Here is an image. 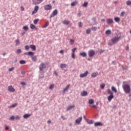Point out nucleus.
I'll return each mask as SVG.
<instances>
[{
    "label": "nucleus",
    "instance_id": "f257e3e1",
    "mask_svg": "<svg viewBox=\"0 0 131 131\" xmlns=\"http://www.w3.org/2000/svg\"><path fill=\"white\" fill-rule=\"evenodd\" d=\"M121 39V34L118 33L116 34L114 37H113L108 42L109 46H113L115 45L117 42H118Z\"/></svg>",
    "mask_w": 131,
    "mask_h": 131
},
{
    "label": "nucleus",
    "instance_id": "f03ea898",
    "mask_svg": "<svg viewBox=\"0 0 131 131\" xmlns=\"http://www.w3.org/2000/svg\"><path fill=\"white\" fill-rule=\"evenodd\" d=\"M122 88L125 94H129L130 93V86L128 84H126V82H123Z\"/></svg>",
    "mask_w": 131,
    "mask_h": 131
},
{
    "label": "nucleus",
    "instance_id": "7ed1b4c3",
    "mask_svg": "<svg viewBox=\"0 0 131 131\" xmlns=\"http://www.w3.org/2000/svg\"><path fill=\"white\" fill-rule=\"evenodd\" d=\"M47 64H48L47 63H41L39 66V69L40 71H43V70L47 68Z\"/></svg>",
    "mask_w": 131,
    "mask_h": 131
},
{
    "label": "nucleus",
    "instance_id": "20e7f679",
    "mask_svg": "<svg viewBox=\"0 0 131 131\" xmlns=\"http://www.w3.org/2000/svg\"><path fill=\"white\" fill-rule=\"evenodd\" d=\"M95 54H96V52L93 50H91L88 52V55L90 58H92V57H94Z\"/></svg>",
    "mask_w": 131,
    "mask_h": 131
},
{
    "label": "nucleus",
    "instance_id": "39448f33",
    "mask_svg": "<svg viewBox=\"0 0 131 131\" xmlns=\"http://www.w3.org/2000/svg\"><path fill=\"white\" fill-rule=\"evenodd\" d=\"M8 92H10V93H14L15 92V91H16V89H15L13 86L9 85L8 86Z\"/></svg>",
    "mask_w": 131,
    "mask_h": 131
},
{
    "label": "nucleus",
    "instance_id": "423d86ee",
    "mask_svg": "<svg viewBox=\"0 0 131 131\" xmlns=\"http://www.w3.org/2000/svg\"><path fill=\"white\" fill-rule=\"evenodd\" d=\"M58 14V10L57 9H55L54 11H53L52 13L50 15V19H52L53 17H55V16H56Z\"/></svg>",
    "mask_w": 131,
    "mask_h": 131
},
{
    "label": "nucleus",
    "instance_id": "0eeeda50",
    "mask_svg": "<svg viewBox=\"0 0 131 131\" xmlns=\"http://www.w3.org/2000/svg\"><path fill=\"white\" fill-rule=\"evenodd\" d=\"M82 121V117H80L78 118L75 120V123H76V124H79V123H80Z\"/></svg>",
    "mask_w": 131,
    "mask_h": 131
},
{
    "label": "nucleus",
    "instance_id": "6e6552de",
    "mask_svg": "<svg viewBox=\"0 0 131 131\" xmlns=\"http://www.w3.org/2000/svg\"><path fill=\"white\" fill-rule=\"evenodd\" d=\"M88 74H89V71H86L84 73L81 74L80 75V77L81 78H83V77H86V76H88Z\"/></svg>",
    "mask_w": 131,
    "mask_h": 131
},
{
    "label": "nucleus",
    "instance_id": "1a4fd4ad",
    "mask_svg": "<svg viewBox=\"0 0 131 131\" xmlns=\"http://www.w3.org/2000/svg\"><path fill=\"white\" fill-rule=\"evenodd\" d=\"M44 9L46 11H49V10H51L52 9V6L51 5H47L44 7Z\"/></svg>",
    "mask_w": 131,
    "mask_h": 131
},
{
    "label": "nucleus",
    "instance_id": "9d476101",
    "mask_svg": "<svg viewBox=\"0 0 131 131\" xmlns=\"http://www.w3.org/2000/svg\"><path fill=\"white\" fill-rule=\"evenodd\" d=\"M81 96L82 97H85V96H88V92L85 91H83L81 93Z\"/></svg>",
    "mask_w": 131,
    "mask_h": 131
},
{
    "label": "nucleus",
    "instance_id": "9b49d317",
    "mask_svg": "<svg viewBox=\"0 0 131 131\" xmlns=\"http://www.w3.org/2000/svg\"><path fill=\"white\" fill-rule=\"evenodd\" d=\"M95 126H102L103 125V124L100 122H95L94 123Z\"/></svg>",
    "mask_w": 131,
    "mask_h": 131
},
{
    "label": "nucleus",
    "instance_id": "f8f14e48",
    "mask_svg": "<svg viewBox=\"0 0 131 131\" xmlns=\"http://www.w3.org/2000/svg\"><path fill=\"white\" fill-rule=\"evenodd\" d=\"M114 98V96L113 95H109L107 97V99L108 102H111V100H112V99H113Z\"/></svg>",
    "mask_w": 131,
    "mask_h": 131
},
{
    "label": "nucleus",
    "instance_id": "ddd939ff",
    "mask_svg": "<svg viewBox=\"0 0 131 131\" xmlns=\"http://www.w3.org/2000/svg\"><path fill=\"white\" fill-rule=\"evenodd\" d=\"M91 76L93 78L97 77V76H98V72L93 73L91 74Z\"/></svg>",
    "mask_w": 131,
    "mask_h": 131
},
{
    "label": "nucleus",
    "instance_id": "4468645a",
    "mask_svg": "<svg viewBox=\"0 0 131 131\" xmlns=\"http://www.w3.org/2000/svg\"><path fill=\"white\" fill-rule=\"evenodd\" d=\"M113 19H112V18H108L106 20L107 24H111V23H113Z\"/></svg>",
    "mask_w": 131,
    "mask_h": 131
},
{
    "label": "nucleus",
    "instance_id": "2eb2a0df",
    "mask_svg": "<svg viewBox=\"0 0 131 131\" xmlns=\"http://www.w3.org/2000/svg\"><path fill=\"white\" fill-rule=\"evenodd\" d=\"M74 107H75V105H74L69 106L67 107V111H69V110H71V109H72V108H74Z\"/></svg>",
    "mask_w": 131,
    "mask_h": 131
},
{
    "label": "nucleus",
    "instance_id": "dca6fc26",
    "mask_svg": "<svg viewBox=\"0 0 131 131\" xmlns=\"http://www.w3.org/2000/svg\"><path fill=\"white\" fill-rule=\"evenodd\" d=\"M77 4H78V2L76 1H75L74 2H72L71 4V6L72 7H74V6H76V5H77Z\"/></svg>",
    "mask_w": 131,
    "mask_h": 131
},
{
    "label": "nucleus",
    "instance_id": "f3484780",
    "mask_svg": "<svg viewBox=\"0 0 131 131\" xmlns=\"http://www.w3.org/2000/svg\"><path fill=\"white\" fill-rule=\"evenodd\" d=\"M31 116V114H26L23 116L24 118L26 119L28 118V117H30Z\"/></svg>",
    "mask_w": 131,
    "mask_h": 131
},
{
    "label": "nucleus",
    "instance_id": "a211bd4d",
    "mask_svg": "<svg viewBox=\"0 0 131 131\" xmlns=\"http://www.w3.org/2000/svg\"><path fill=\"white\" fill-rule=\"evenodd\" d=\"M60 67L62 69L63 68H66V67H67V64H65V63H61L60 64Z\"/></svg>",
    "mask_w": 131,
    "mask_h": 131
},
{
    "label": "nucleus",
    "instance_id": "6ab92c4d",
    "mask_svg": "<svg viewBox=\"0 0 131 131\" xmlns=\"http://www.w3.org/2000/svg\"><path fill=\"white\" fill-rule=\"evenodd\" d=\"M30 48L33 50V51H35L36 50V47H35V45H30Z\"/></svg>",
    "mask_w": 131,
    "mask_h": 131
},
{
    "label": "nucleus",
    "instance_id": "aec40b11",
    "mask_svg": "<svg viewBox=\"0 0 131 131\" xmlns=\"http://www.w3.org/2000/svg\"><path fill=\"white\" fill-rule=\"evenodd\" d=\"M79 55L80 56H81V57H86V53L85 52H81Z\"/></svg>",
    "mask_w": 131,
    "mask_h": 131
},
{
    "label": "nucleus",
    "instance_id": "412c9836",
    "mask_svg": "<svg viewBox=\"0 0 131 131\" xmlns=\"http://www.w3.org/2000/svg\"><path fill=\"white\" fill-rule=\"evenodd\" d=\"M70 86V84H68L66 86V87L63 89V93H65V92H67V91H68V89H69Z\"/></svg>",
    "mask_w": 131,
    "mask_h": 131
},
{
    "label": "nucleus",
    "instance_id": "4be33fe9",
    "mask_svg": "<svg viewBox=\"0 0 131 131\" xmlns=\"http://www.w3.org/2000/svg\"><path fill=\"white\" fill-rule=\"evenodd\" d=\"M63 24H64V25H68L70 24V21L68 20H64L62 21Z\"/></svg>",
    "mask_w": 131,
    "mask_h": 131
},
{
    "label": "nucleus",
    "instance_id": "5701e85b",
    "mask_svg": "<svg viewBox=\"0 0 131 131\" xmlns=\"http://www.w3.org/2000/svg\"><path fill=\"white\" fill-rule=\"evenodd\" d=\"M15 46H19L20 45V40L19 39H16L15 40Z\"/></svg>",
    "mask_w": 131,
    "mask_h": 131
},
{
    "label": "nucleus",
    "instance_id": "b1692460",
    "mask_svg": "<svg viewBox=\"0 0 131 131\" xmlns=\"http://www.w3.org/2000/svg\"><path fill=\"white\" fill-rule=\"evenodd\" d=\"M107 94H108V95H113V92H112V91H111L110 89L107 90Z\"/></svg>",
    "mask_w": 131,
    "mask_h": 131
},
{
    "label": "nucleus",
    "instance_id": "393cba45",
    "mask_svg": "<svg viewBox=\"0 0 131 131\" xmlns=\"http://www.w3.org/2000/svg\"><path fill=\"white\" fill-rule=\"evenodd\" d=\"M105 34L106 35H110L111 34V31L110 30H106L105 31Z\"/></svg>",
    "mask_w": 131,
    "mask_h": 131
},
{
    "label": "nucleus",
    "instance_id": "a878e982",
    "mask_svg": "<svg viewBox=\"0 0 131 131\" xmlns=\"http://www.w3.org/2000/svg\"><path fill=\"white\" fill-rule=\"evenodd\" d=\"M114 20L115 21V22H119V21H120V18L119 17H116L114 18Z\"/></svg>",
    "mask_w": 131,
    "mask_h": 131
},
{
    "label": "nucleus",
    "instance_id": "bb28decb",
    "mask_svg": "<svg viewBox=\"0 0 131 131\" xmlns=\"http://www.w3.org/2000/svg\"><path fill=\"white\" fill-rule=\"evenodd\" d=\"M112 91L114 92V93H117V90H116V88L114 86H112Z\"/></svg>",
    "mask_w": 131,
    "mask_h": 131
},
{
    "label": "nucleus",
    "instance_id": "cd10ccee",
    "mask_svg": "<svg viewBox=\"0 0 131 131\" xmlns=\"http://www.w3.org/2000/svg\"><path fill=\"white\" fill-rule=\"evenodd\" d=\"M49 24H50V23L49 21H47L46 24L44 26H43V28H46V27H48Z\"/></svg>",
    "mask_w": 131,
    "mask_h": 131
},
{
    "label": "nucleus",
    "instance_id": "c85d7f7f",
    "mask_svg": "<svg viewBox=\"0 0 131 131\" xmlns=\"http://www.w3.org/2000/svg\"><path fill=\"white\" fill-rule=\"evenodd\" d=\"M30 28H31V29H34L36 28L35 26L33 24L30 25Z\"/></svg>",
    "mask_w": 131,
    "mask_h": 131
},
{
    "label": "nucleus",
    "instance_id": "c756f323",
    "mask_svg": "<svg viewBox=\"0 0 131 131\" xmlns=\"http://www.w3.org/2000/svg\"><path fill=\"white\" fill-rule=\"evenodd\" d=\"M94 99H91L89 100V104H94Z\"/></svg>",
    "mask_w": 131,
    "mask_h": 131
},
{
    "label": "nucleus",
    "instance_id": "7c9ffc66",
    "mask_svg": "<svg viewBox=\"0 0 131 131\" xmlns=\"http://www.w3.org/2000/svg\"><path fill=\"white\" fill-rule=\"evenodd\" d=\"M17 103H14L11 106H10V108H15L17 106Z\"/></svg>",
    "mask_w": 131,
    "mask_h": 131
},
{
    "label": "nucleus",
    "instance_id": "2f4dec72",
    "mask_svg": "<svg viewBox=\"0 0 131 131\" xmlns=\"http://www.w3.org/2000/svg\"><path fill=\"white\" fill-rule=\"evenodd\" d=\"M91 29L93 31H96L97 30V29H98V28H97V27H92Z\"/></svg>",
    "mask_w": 131,
    "mask_h": 131
},
{
    "label": "nucleus",
    "instance_id": "473e14b6",
    "mask_svg": "<svg viewBox=\"0 0 131 131\" xmlns=\"http://www.w3.org/2000/svg\"><path fill=\"white\" fill-rule=\"evenodd\" d=\"M33 55H34V53L32 52H29L28 53V56H33Z\"/></svg>",
    "mask_w": 131,
    "mask_h": 131
},
{
    "label": "nucleus",
    "instance_id": "72a5a7b5",
    "mask_svg": "<svg viewBox=\"0 0 131 131\" xmlns=\"http://www.w3.org/2000/svg\"><path fill=\"white\" fill-rule=\"evenodd\" d=\"M38 21H39V19H36L34 20V21H33L34 24H37V23L38 22Z\"/></svg>",
    "mask_w": 131,
    "mask_h": 131
},
{
    "label": "nucleus",
    "instance_id": "f704fd0d",
    "mask_svg": "<svg viewBox=\"0 0 131 131\" xmlns=\"http://www.w3.org/2000/svg\"><path fill=\"white\" fill-rule=\"evenodd\" d=\"M91 33V29H88L86 30V34H90Z\"/></svg>",
    "mask_w": 131,
    "mask_h": 131
},
{
    "label": "nucleus",
    "instance_id": "c9c22d12",
    "mask_svg": "<svg viewBox=\"0 0 131 131\" xmlns=\"http://www.w3.org/2000/svg\"><path fill=\"white\" fill-rule=\"evenodd\" d=\"M23 29L25 30V31H27V30H28V27H27V26H24Z\"/></svg>",
    "mask_w": 131,
    "mask_h": 131
},
{
    "label": "nucleus",
    "instance_id": "e433bc0d",
    "mask_svg": "<svg viewBox=\"0 0 131 131\" xmlns=\"http://www.w3.org/2000/svg\"><path fill=\"white\" fill-rule=\"evenodd\" d=\"M127 6H130L131 5V1H127L126 3Z\"/></svg>",
    "mask_w": 131,
    "mask_h": 131
},
{
    "label": "nucleus",
    "instance_id": "4c0bfd02",
    "mask_svg": "<svg viewBox=\"0 0 131 131\" xmlns=\"http://www.w3.org/2000/svg\"><path fill=\"white\" fill-rule=\"evenodd\" d=\"M70 45H73V43H74V40L71 39L70 40Z\"/></svg>",
    "mask_w": 131,
    "mask_h": 131
},
{
    "label": "nucleus",
    "instance_id": "58836bf2",
    "mask_svg": "<svg viewBox=\"0 0 131 131\" xmlns=\"http://www.w3.org/2000/svg\"><path fill=\"white\" fill-rule=\"evenodd\" d=\"M21 118V117L19 116H16L15 117V119H16L17 120H19V119Z\"/></svg>",
    "mask_w": 131,
    "mask_h": 131
},
{
    "label": "nucleus",
    "instance_id": "ea45409f",
    "mask_svg": "<svg viewBox=\"0 0 131 131\" xmlns=\"http://www.w3.org/2000/svg\"><path fill=\"white\" fill-rule=\"evenodd\" d=\"M20 64H25L26 61L25 60H21L19 61Z\"/></svg>",
    "mask_w": 131,
    "mask_h": 131
},
{
    "label": "nucleus",
    "instance_id": "a19ab883",
    "mask_svg": "<svg viewBox=\"0 0 131 131\" xmlns=\"http://www.w3.org/2000/svg\"><path fill=\"white\" fill-rule=\"evenodd\" d=\"M54 84H51L49 86V89L50 90H53L54 89Z\"/></svg>",
    "mask_w": 131,
    "mask_h": 131
},
{
    "label": "nucleus",
    "instance_id": "79ce46f5",
    "mask_svg": "<svg viewBox=\"0 0 131 131\" xmlns=\"http://www.w3.org/2000/svg\"><path fill=\"white\" fill-rule=\"evenodd\" d=\"M38 9H39V7L37 6H35L34 10L37 12L38 11Z\"/></svg>",
    "mask_w": 131,
    "mask_h": 131
},
{
    "label": "nucleus",
    "instance_id": "37998d69",
    "mask_svg": "<svg viewBox=\"0 0 131 131\" xmlns=\"http://www.w3.org/2000/svg\"><path fill=\"white\" fill-rule=\"evenodd\" d=\"M32 60L33 61H34V62H35V61H36V56H32Z\"/></svg>",
    "mask_w": 131,
    "mask_h": 131
},
{
    "label": "nucleus",
    "instance_id": "c03bdc74",
    "mask_svg": "<svg viewBox=\"0 0 131 131\" xmlns=\"http://www.w3.org/2000/svg\"><path fill=\"white\" fill-rule=\"evenodd\" d=\"M88 123H89V124H93V123H94V121L93 120H90V121H88Z\"/></svg>",
    "mask_w": 131,
    "mask_h": 131
},
{
    "label": "nucleus",
    "instance_id": "a18cd8bd",
    "mask_svg": "<svg viewBox=\"0 0 131 131\" xmlns=\"http://www.w3.org/2000/svg\"><path fill=\"white\" fill-rule=\"evenodd\" d=\"M125 14V12L122 11V12L121 13V14H120L121 17H123V16H124Z\"/></svg>",
    "mask_w": 131,
    "mask_h": 131
},
{
    "label": "nucleus",
    "instance_id": "49530a36",
    "mask_svg": "<svg viewBox=\"0 0 131 131\" xmlns=\"http://www.w3.org/2000/svg\"><path fill=\"white\" fill-rule=\"evenodd\" d=\"M71 57L72 59H75V53H72Z\"/></svg>",
    "mask_w": 131,
    "mask_h": 131
},
{
    "label": "nucleus",
    "instance_id": "de8ad7c7",
    "mask_svg": "<svg viewBox=\"0 0 131 131\" xmlns=\"http://www.w3.org/2000/svg\"><path fill=\"white\" fill-rule=\"evenodd\" d=\"M88 2H84L83 4V7H85V8H86V7H88Z\"/></svg>",
    "mask_w": 131,
    "mask_h": 131
},
{
    "label": "nucleus",
    "instance_id": "09e8293b",
    "mask_svg": "<svg viewBox=\"0 0 131 131\" xmlns=\"http://www.w3.org/2000/svg\"><path fill=\"white\" fill-rule=\"evenodd\" d=\"M14 119H15V116H12L10 118V120H14Z\"/></svg>",
    "mask_w": 131,
    "mask_h": 131
},
{
    "label": "nucleus",
    "instance_id": "8fccbe9b",
    "mask_svg": "<svg viewBox=\"0 0 131 131\" xmlns=\"http://www.w3.org/2000/svg\"><path fill=\"white\" fill-rule=\"evenodd\" d=\"M72 53L73 54H75V51H76V48H75L74 49H72Z\"/></svg>",
    "mask_w": 131,
    "mask_h": 131
},
{
    "label": "nucleus",
    "instance_id": "3c124183",
    "mask_svg": "<svg viewBox=\"0 0 131 131\" xmlns=\"http://www.w3.org/2000/svg\"><path fill=\"white\" fill-rule=\"evenodd\" d=\"M78 26H79V27L80 28L82 27V23H81V22L78 23Z\"/></svg>",
    "mask_w": 131,
    "mask_h": 131
},
{
    "label": "nucleus",
    "instance_id": "603ef678",
    "mask_svg": "<svg viewBox=\"0 0 131 131\" xmlns=\"http://www.w3.org/2000/svg\"><path fill=\"white\" fill-rule=\"evenodd\" d=\"M36 13H37V11H36V10H34L32 11V15H34V14H36Z\"/></svg>",
    "mask_w": 131,
    "mask_h": 131
},
{
    "label": "nucleus",
    "instance_id": "864d4df0",
    "mask_svg": "<svg viewBox=\"0 0 131 131\" xmlns=\"http://www.w3.org/2000/svg\"><path fill=\"white\" fill-rule=\"evenodd\" d=\"M91 108H97V106L96 105H90Z\"/></svg>",
    "mask_w": 131,
    "mask_h": 131
},
{
    "label": "nucleus",
    "instance_id": "5fc2aeb1",
    "mask_svg": "<svg viewBox=\"0 0 131 131\" xmlns=\"http://www.w3.org/2000/svg\"><path fill=\"white\" fill-rule=\"evenodd\" d=\"M100 87H101V89H104V88H105V84H101V85H100Z\"/></svg>",
    "mask_w": 131,
    "mask_h": 131
},
{
    "label": "nucleus",
    "instance_id": "6e6d98bb",
    "mask_svg": "<svg viewBox=\"0 0 131 131\" xmlns=\"http://www.w3.org/2000/svg\"><path fill=\"white\" fill-rule=\"evenodd\" d=\"M21 53V49H18L16 51V54H20Z\"/></svg>",
    "mask_w": 131,
    "mask_h": 131
},
{
    "label": "nucleus",
    "instance_id": "4d7b16f0",
    "mask_svg": "<svg viewBox=\"0 0 131 131\" xmlns=\"http://www.w3.org/2000/svg\"><path fill=\"white\" fill-rule=\"evenodd\" d=\"M21 74H23V75H25V74L26 73L25 72V71H24V70H21Z\"/></svg>",
    "mask_w": 131,
    "mask_h": 131
},
{
    "label": "nucleus",
    "instance_id": "13d9d810",
    "mask_svg": "<svg viewBox=\"0 0 131 131\" xmlns=\"http://www.w3.org/2000/svg\"><path fill=\"white\" fill-rule=\"evenodd\" d=\"M29 48L30 47L27 45L25 47V50H29Z\"/></svg>",
    "mask_w": 131,
    "mask_h": 131
},
{
    "label": "nucleus",
    "instance_id": "bf43d9fd",
    "mask_svg": "<svg viewBox=\"0 0 131 131\" xmlns=\"http://www.w3.org/2000/svg\"><path fill=\"white\" fill-rule=\"evenodd\" d=\"M20 84H21V85H26V83L24 82H21Z\"/></svg>",
    "mask_w": 131,
    "mask_h": 131
},
{
    "label": "nucleus",
    "instance_id": "052dcab7",
    "mask_svg": "<svg viewBox=\"0 0 131 131\" xmlns=\"http://www.w3.org/2000/svg\"><path fill=\"white\" fill-rule=\"evenodd\" d=\"M14 69H15L14 68V67L11 68L9 69V71H13V70H14Z\"/></svg>",
    "mask_w": 131,
    "mask_h": 131
},
{
    "label": "nucleus",
    "instance_id": "680f3d73",
    "mask_svg": "<svg viewBox=\"0 0 131 131\" xmlns=\"http://www.w3.org/2000/svg\"><path fill=\"white\" fill-rule=\"evenodd\" d=\"M59 53H60V54H63V53H64V51L63 50H60L59 51Z\"/></svg>",
    "mask_w": 131,
    "mask_h": 131
},
{
    "label": "nucleus",
    "instance_id": "e2e57ef3",
    "mask_svg": "<svg viewBox=\"0 0 131 131\" xmlns=\"http://www.w3.org/2000/svg\"><path fill=\"white\" fill-rule=\"evenodd\" d=\"M20 10H21V11H24V7L21 6L20 7Z\"/></svg>",
    "mask_w": 131,
    "mask_h": 131
},
{
    "label": "nucleus",
    "instance_id": "0e129e2a",
    "mask_svg": "<svg viewBox=\"0 0 131 131\" xmlns=\"http://www.w3.org/2000/svg\"><path fill=\"white\" fill-rule=\"evenodd\" d=\"M47 123H52V121L49 120H48V121H47Z\"/></svg>",
    "mask_w": 131,
    "mask_h": 131
},
{
    "label": "nucleus",
    "instance_id": "69168bd1",
    "mask_svg": "<svg viewBox=\"0 0 131 131\" xmlns=\"http://www.w3.org/2000/svg\"><path fill=\"white\" fill-rule=\"evenodd\" d=\"M5 129H6V130H8V129H9V127H8V126H6L5 127Z\"/></svg>",
    "mask_w": 131,
    "mask_h": 131
},
{
    "label": "nucleus",
    "instance_id": "338daca9",
    "mask_svg": "<svg viewBox=\"0 0 131 131\" xmlns=\"http://www.w3.org/2000/svg\"><path fill=\"white\" fill-rule=\"evenodd\" d=\"M54 74H55V75H56V76L58 75V73H57V72H54Z\"/></svg>",
    "mask_w": 131,
    "mask_h": 131
},
{
    "label": "nucleus",
    "instance_id": "774afa93",
    "mask_svg": "<svg viewBox=\"0 0 131 131\" xmlns=\"http://www.w3.org/2000/svg\"><path fill=\"white\" fill-rule=\"evenodd\" d=\"M117 1H114V2H113V4H117Z\"/></svg>",
    "mask_w": 131,
    "mask_h": 131
}]
</instances>
